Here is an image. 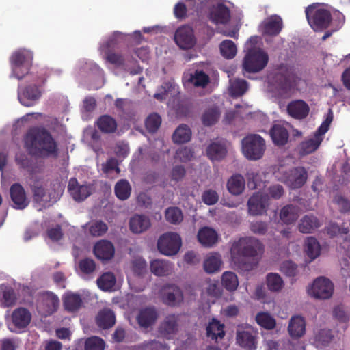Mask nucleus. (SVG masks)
Segmentation results:
<instances>
[{
  "label": "nucleus",
  "mask_w": 350,
  "mask_h": 350,
  "mask_svg": "<svg viewBox=\"0 0 350 350\" xmlns=\"http://www.w3.org/2000/svg\"><path fill=\"white\" fill-rule=\"evenodd\" d=\"M24 146L28 153L39 158H56L59 148L57 141L44 127L29 129L24 136Z\"/></svg>",
  "instance_id": "nucleus-1"
},
{
  "label": "nucleus",
  "mask_w": 350,
  "mask_h": 350,
  "mask_svg": "<svg viewBox=\"0 0 350 350\" xmlns=\"http://www.w3.org/2000/svg\"><path fill=\"white\" fill-rule=\"evenodd\" d=\"M262 243L252 237H241L232 244L230 255L234 263L241 269L249 271L252 264L247 262L250 258H254L263 251Z\"/></svg>",
  "instance_id": "nucleus-2"
},
{
  "label": "nucleus",
  "mask_w": 350,
  "mask_h": 350,
  "mask_svg": "<svg viewBox=\"0 0 350 350\" xmlns=\"http://www.w3.org/2000/svg\"><path fill=\"white\" fill-rule=\"evenodd\" d=\"M32 61L33 54L31 51L19 50L14 52L10 57L12 75L18 80L27 77L29 81L33 77H38L33 72H29Z\"/></svg>",
  "instance_id": "nucleus-3"
},
{
  "label": "nucleus",
  "mask_w": 350,
  "mask_h": 350,
  "mask_svg": "<svg viewBox=\"0 0 350 350\" xmlns=\"http://www.w3.org/2000/svg\"><path fill=\"white\" fill-rule=\"evenodd\" d=\"M333 120V114L329 110L325 120L314 132L312 138L303 141L299 144V154L305 156L316 151L323 139V135L328 131Z\"/></svg>",
  "instance_id": "nucleus-4"
},
{
  "label": "nucleus",
  "mask_w": 350,
  "mask_h": 350,
  "mask_svg": "<svg viewBox=\"0 0 350 350\" xmlns=\"http://www.w3.org/2000/svg\"><path fill=\"white\" fill-rule=\"evenodd\" d=\"M265 149V141L258 134L247 135L241 141L242 152L248 160L257 161L261 159Z\"/></svg>",
  "instance_id": "nucleus-5"
},
{
  "label": "nucleus",
  "mask_w": 350,
  "mask_h": 350,
  "mask_svg": "<svg viewBox=\"0 0 350 350\" xmlns=\"http://www.w3.org/2000/svg\"><path fill=\"white\" fill-rule=\"evenodd\" d=\"M28 81L31 83L18 89V98L20 103L25 107L34 105L40 99L42 92L38 87L45 83L46 79L42 77H33Z\"/></svg>",
  "instance_id": "nucleus-6"
},
{
  "label": "nucleus",
  "mask_w": 350,
  "mask_h": 350,
  "mask_svg": "<svg viewBox=\"0 0 350 350\" xmlns=\"http://www.w3.org/2000/svg\"><path fill=\"white\" fill-rule=\"evenodd\" d=\"M268 61L269 56L266 52L260 49H250L243 58V70L248 73L258 72L267 65Z\"/></svg>",
  "instance_id": "nucleus-7"
},
{
  "label": "nucleus",
  "mask_w": 350,
  "mask_h": 350,
  "mask_svg": "<svg viewBox=\"0 0 350 350\" xmlns=\"http://www.w3.org/2000/svg\"><path fill=\"white\" fill-rule=\"evenodd\" d=\"M277 88L284 94L295 90L300 78L285 65H280L279 71L273 77Z\"/></svg>",
  "instance_id": "nucleus-8"
},
{
  "label": "nucleus",
  "mask_w": 350,
  "mask_h": 350,
  "mask_svg": "<svg viewBox=\"0 0 350 350\" xmlns=\"http://www.w3.org/2000/svg\"><path fill=\"white\" fill-rule=\"evenodd\" d=\"M305 12L308 23L315 31L327 28L331 23V14L325 9H316L314 5H310L306 8Z\"/></svg>",
  "instance_id": "nucleus-9"
},
{
  "label": "nucleus",
  "mask_w": 350,
  "mask_h": 350,
  "mask_svg": "<svg viewBox=\"0 0 350 350\" xmlns=\"http://www.w3.org/2000/svg\"><path fill=\"white\" fill-rule=\"evenodd\" d=\"M181 243V238L177 233L167 232L159 239L157 247L161 254L173 256L178 252Z\"/></svg>",
  "instance_id": "nucleus-10"
},
{
  "label": "nucleus",
  "mask_w": 350,
  "mask_h": 350,
  "mask_svg": "<svg viewBox=\"0 0 350 350\" xmlns=\"http://www.w3.org/2000/svg\"><path fill=\"white\" fill-rule=\"evenodd\" d=\"M247 205L250 215H262L267 213L269 206V196L262 192H255L248 199Z\"/></svg>",
  "instance_id": "nucleus-11"
},
{
  "label": "nucleus",
  "mask_w": 350,
  "mask_h": 350,
  "mask_svg": "<svg viewBox=\"0 0 350 350\" xmlns=\"http://www.w3.org/2000/svg\"><path fill=\"white\" fill-rule=\"evenodd\" d=\"M93 184L85 183L80 185L76 178H71L68 184V191L76 202H83L94 191Z\"/></svg>",
  "instance_id": "nucleus-12"
},
{
  "label": "nucleus",
  "mask_w": 350,
  "mask_h": 350,
  "mask_svg": "<svg viewBox=\"0 0 350 350\" xmlns=\"http://www.w3.org/2000/svg\"><path fill=\"white\" fill-rule=\"evenodd\" d=\"M58 297L51 291H43L39 293L38 307L43 315L47 317L55 312L59 306Z\"/></svg>",
  "instance_id": "nucleus-13"
},
{
  "label": "nucleus",
  "mask_w": 350,
  "mask_h": 350,
  "mask_svg": "<svg viewBox=\"0 0 350 350\" xmlns=\"http://www.w3.org/2000/svg\"><path fill=\"white\" fill-rule=\"evenodd\" d=\"M334 291L332 282L327 278L320 277L317 278L308 291L310 295L319 299H327L332 297Z\"/></svg>",
  "instance_id": "nucleus-14"
},
{
  "label": "nucleus",
  "mask_w": 350,
  "mask_h": 350,
  "mask_svg": "<svg viewBox=\"0 0 350 350\" xmlns=\"http://www.w3.org/2000/svg\"><path fill=\"white\" fill-rule=\"evenodd\" d=\"M308 172L304 167H296L290 169L284 177V182L291 189L301 188L306 182Z\"/></svg>",
  "instance_id": "nucleus-15"
},
{
  "label": "nucleus",
  "mask_w": 350,
  "mask_h": 350,
  "mask_svg": "<svg viewBox=\"0 0 350 350\" xmlns=\"http://www.w3.org/2000/svg\"><path fill=\"white\" fill-rule=\"evenodd\" d=\"M176 44L183 49H190L194 46L196 40L193 29L189 25L178 28L174 34Z\"/></svg>",
  "instance_id": "nucleus-16"
},
{
  "label": "nucleus",
  "mask_w": 350,
  "mask_h": 350,
  "mask_svg": "<svg viewBox=\"0 0 350 350\" xmlns=\"http://www.w3.org/2000/svg\"><path fill=\"white\" fill-rule=\"evenodd\" d=\"M208 18L215 25L227 24L230 19V9L224 3H217L210 9Z\"/></svg>",
  "instance_id": "nucleus-17"
},
{
  "label": "nucleus",
  "mask_w": 350,
  "mask_h": 350,
  "mask_svg": "<svg viewBox=\"0 0 350 350\" xmlns=\"http://www.w3.org/2000/svg\"><path fill=\"white\" fill-rule=\"evenodd\" d=\"M178 314L167 315L159 327L160 334L167 339L172 338L178 332Z\"/></svg>",
  "instance_id": "nucleus-18"
},
{
  "label": "nucleus",
  "mask_w": 350,
  "mask_h": 350,
  "mask_svg": "<svg viewBox=\"0 0 350 350\" xmlns=\"http://www.w3.org/2000/svg\"><path fill=\"white\" fill-rule=\"evenodd\" d=\"M260 27L263 34L276 36L283 28L282 19L278 15H271L262 23Z\"/></svg>",
  "instance_id": "nucleus-19"
},
{
  "label": "nucleus",
  "mask_w": 350,
  "mask_h": 350,
  "mask_svg": "<svg viewBox=\"0 0 350 350\" xmlns=\"http://www.w3.org/2000/svg\"><path fill=\"white\" fill-rule=\"evenodd\" d=\"M94 253L98 259L108 261L114 256V246L109 241L101 240L94 245Z\"/></svg>",
  "instance_id": "nucleus-20"
},
{
  "label": "nucleus",
  "mask_w": 350,
  "mask_h": 350,
  "mask_svg": "<svg viewBox=\"0 0 350 350\" xmlns=\"http://www.w3.org/2000/svg\"><path fill=\"white\" fill-rule=\"evenodd\" d=\"M183 300V295L180 288L171 285L164 288L163 301L170 306H178Z\"/></svg>",
  "instance_id": "nucleus-21"
},
{
  "label": "nucleus",
  "mask_w": 350,
  "mask_h": 350,
  "mask_svg": "<svg viewBox=\"0 0 350 350\" xmlns=\"http://www.w3.org/2000/svg\"><path fill=\"white\" fill-rule=\"evenodd\" d=\"M10 192L14 208L23 209L28 205L25 191L21 184H13L10 187Z\"/></svg>",
  "instance_id": "nucleus-22"
},
{
  "label": "nucleus",
  "mask_w": 350,
  "mask_h": 350,
  "mask_svg": "<svg viewBox=\"0 0 350 350\" xmlns=\"http://www.w3.org/2000/svg\"><path fill=\"white\" fill-rule=\"evenodd\" d=\"M269 135L275 146H283L288 143L289 133L286 126L282 124H273L269 131Z\"/></svg>",
  "instance_id": "nucleus-23"
},
{
  "label": "nucleus",
  "mask_w": 350,
  "mask_h": 350,
  "mask_svg": "<svg viewBox=\"0 0 350 350\" xmlns=\"http://www.w3.org/2000/svg\"><path fill=\"white\" fill-rule=\"evenodd\" d=\"M309 111L308 105L302 100L291 101L287 105L288 113L295 119L301 120L306 118Z\"/></svg>",
  "instance_id": "nucleus-24"
},
{
  "label": "nucleus",
  "mask_w": 350,
  "mask_h": 350,
  "mask_svg": "<svg viewBox=\"0 0 350 350\" xmlns=\"http://www.w3.org/2000/svg\"><path fill=\"white\" fill-rule=\"evenodd\" d=\"M31 314L30 312L23 307L15 309L12 314V323L16 328L27 327L31 322Z\"/></svg>",
  "instance_id": "nucleus-25"
},
{
  "label": "nucleus",
  "mask_w": 350,
  "mask_h": 350,
  "mask_svg": "<svg viewBox=\"0 0 350 350\" xmlns=\"http://www.w3.org/2000/svg\"><path fill=\"white\" fill-rule=\"evenodd\" d=\"M158 314L154 308H146L139 311L137 321L140 327L148 328L157 319Z\"/></svg>",
  "instance_id": "nucleus-26"
},
{
  "label": "nucleus",
  "mask_w": 350,
  "mask_h": 350,
  "mask_svg": "<svg viewBox=\"0 0 350 350\" xmlns=\"http://www.w3.org/2000/svg\"><path fill=\"white\" fill-rule=\"evenodd\" d=\"M289 334L293 338H300L306 332V322L301 316L292 317L288 326Z\"/></svg>",
  "instance_id": "nucleus-27"
},
{
  "label": "nucleus",
  "mask_w": 350,
  "mask_h": 350,
  "mask_svg": "<svg viewBox=\"0 0 350 350\" xmlns=\"http://www.w3.org/2000/svg\"><path fill=\"white\" fill-rule=\"evenodd\" d=\"M183 79L195 87H206L209 83V76L202 70H196L193 73L185 74Z\"/></svg>",
  "instance_id": "nucleus-28"
},
{
  "label": "nucleus",
  "mask_w": 350,
  "mask_h": 350,
  "mask_svg": "<svg viewBox=\"0 0 350 350\" xmlns=\"http://www.w3.org/2000/svg\"><path fill=\"white\" fill-rule=\"evenodd\" d=\"M206 154L211 160L220 161L227 154V148L224 142H212L206 148Z\"/></svg>",
  "instance_id": "nucleus-29"
},
{
  "label": "nucleus",
  "mask_w": 350,
  "mask_h": 350,
  "mask_svg": "<svg viewBox=\"0 0 350 350\" xmlns=\"http://www.w3.org/2000/svg\"><path fill=\"white\" fill-rule=\"evenodd\" d=\"M96 124L103 133L111 134L117 130V122L109 115H102L98 118Z\"/></svg>",
  "instance_id": "nucleus-30"
},
{
  "label": "nucleus",
  "mask_w": 350,
  "mask_h": 350,
  "mask_svg": "<svg viewBox=\"0 0 350 350\" xmlns=\"http://www.w3.org/2000/svg\"><path fill=\"white\" fill-rule=\"evenodd\" d=\"M217 233L213 229L204 227L198 233L199 242L205 247H212L217 241Z\"/></svg>",
  "instance_id": "nucleus-31"
},
{
  "label": "nucleus",
  "mask_w": 350,
  "mask_h": 350,
  "mask_svg": "<svg viewBox=\"0 0 350 350\" xmlns=\"http://www.w3.org/2000/svg\"><path fill=\"white\" fill-rule=\"evenodd\" d=\"M236 340L237 343L244 349L254 350L256 348V338L248 331H237Z\"/></svg>",
  "instance_id": "nucleus-32"
},
{
  "label": "nucleus",
  "mask_w": 350,
  "mask_h": 350,
  "mask_svg": "<svg viewBox=\"0 0 350 350\" xmlns=\"http://www.w3.org/2000/svg\"><path fill=\"white\" fill-rule=\"evenodd\" d=\"M221 264V255L217 252L211 253L204 261V269L207 273H215L220 270Z\"/></svg>",
  "instance_id": "nucleus-33"
},
{
  "label": "nucleus",
  "mask_w": 350,
  "mask_h": 350,
  "mask_svg": "<svg viewBox=\"0 0 350 350\" xmlns=\"http://www.w3.org/2000/svg\"><path fill=\"white\" fill-rule=\"evenodd\" d=\"M96 323L103 329L111 327L116 323L114 312L109 308L100 310L97 315Z\"/></svg>",
  "instance_id": "nucleus-34"
},
{
  "label": "nucleus",
  "mask_w": 350,
  "mask_h": 350,
  "mask_svg": "<svg viewBox=\"0 0 350 350\" xmlns=\"http://www.w3.org/2000/svg\"><path fill=\"white\" fill-rule=\"evenodd\" d=\"M245 181L243 176L239 174L232 175L227 182L228 191L234 196L242 193L245 189Z\"/></svg>",
  "instance_id": "nucleus-35"
},
{
  "label": "nucleus",
  "mask_w": 350,
  "mask_h": 350,
  "mask_svg": "<svg viewBox=\"0 0 350 350\" xmlns=\"http://www.w3.org/2000/svg\"><path fill=\"white\" fill-rule=\"evenodd\" d=\"M132 188L129 182L126 179H120L114 187V193L118 199L124 201L131 194Z\"/></svg>",
  "instance_id": "nucleus-36"
},
{
  "label": "nucleus",
  "mask_w": 350,
  "mask_h": 350,
  "mask_svg": "<svg viewBox=\"0 0 350 350\" xmlns=\"http://www.w3.org/2000/svg\"><path fill=\"white\" fill-rule=\"evenodd\" d=\"M150 270L158 276L167 275L172 270V265L165 260H154L150 262Z\"/></svg>",
  "instance_id": "nucleus-37"
},
{
  "label": "nucleus",
  "mask_w": 350,
  "mask_h": 350,
  "mask_svg": "<svg viewBox=\"0 0 350 350\" xmlns=\"http://www.w3.org/2000/svg\"><path fill=\"white\" fill-rule=\"evenodd\" d=\"M191 137V131L189 126L182 124L178 126L172 135V140L176 144H184Z\"/></svg>",
  "instance_id": "nucleus-38"
},
{
  "label": "nucleus",
  "mask_w": 350,
  "mask_h": 350,
  "mask_svg": "<svg viewBox=\"0 0 350 350\" xmlns=\"http://www.w3.org/2000/svg\"><path fill=\"white\" fill-rule=\"evenodd\" d=\"M116 282V277L111 272L104 273L97 279L98 286L104 291H111L114 287Z\"/></svg>",
  "instance_id": "nucleus-39"
},
{
  "label": "nucleus",
  "mask_w": 350,
  "mask_h": 350,
  "mask_svg": "<svg viewBox=\"0 0 350 350\" xmlns=\"http://www.w3.org/2000/svg\"><path fill=\"white\" fill-rule=\"evenodd\" d=\"M206 334L212 340H217L218 338H222L225 335L224 325L213 319L206 327Z\"/></svg>",
  "instance_id": "nucleus-40"
},
{
  "label": "nucleus",
  "mask_w": 350,
  "mask_h": 350,
  "mask_svg": "<svg viewBox=\"0 0 350 350\" xmlns=\"http://www.w3.org/2000/svg\"><path fill=\"white\" fill-rule=\"evenodd\" d=\"M220 117L219 109L217 107H210L204 111L202 116V122L204 126L215 124Z\"/></svg>",
  "instance_id": "nucleus-41"
},
{
  "label": "nucleus",
  "mask_w": 350,
  "mask_h": 350,
  "mask_svg": "<svg viewBox=\"0 0 350 350\" xmlns=\"http://www.w3.org/2000/svg\"><path fill=\"white\" fill-rule=\"evenodd\" d=\"M221 284L227 291H235L239 285L237 275L232 271L224 272L221 277Z\"/></svg>",
  "instance_id": "nucleus-42"
},
{
  "label": "nucleus",
  "mask_w": 350,
  "mask_h": 350,
  "mask_svg": "<svg viewBox=\"0 0 350 350\" xmlns=\"http://www.w3.org/2000/svg\"><path fill=\"white\" fill-rule=\"evenodd\" d=\"M82 299L79 295L70 293L68 294L64 299V306L66 310L75 312L81 306Z\"/></svg>",
  "instance_id": "nucleus-43"
},
{
  "label": "nucleus",
  "mask_w": 350,
  "mask_h": 350,
  "mask_svg": "<svg viewBox=\"0 0 350 350\" xmlns=\"http://www.w3.org/2000/svg\"><path fill=\"white\" fill-rule=\"evenodd\" d=\"M257 323L262 327L270 330L275 328V320L267 312H259L256 316Z\"/></svg>",
  "instance_id": "nucleus-44"
},
{
  "label": "nucleus",
  "mask_w": 350,
  "mask_h": 350,
  "mask_svg": "<svg viewBox=\"0 0 350 350\" xmlns=\"http://www.w3.org/2000/svg\"><path fill=\"white\" fill-rule=\"evenodd\" d=\"M267 285L273 292L280 291L284 286V281L278 273H270L267 275Z\"/></svg>",
  "instance_id": "nucleus-45"
},
{
  "label": "nucleus",
  "mask_w": 350,
  "mask_h": 350,
  "mask_svg": "<svg viewBox=\"0 0 350 350\" xmlns=\"http://www.w3.org/2000/svg\"><path fill=\"white\" fill-rule=\"evenodd\" d=\"M321 252V247L318 241L314 237H308L306 243V252L308 256L314 260L317 258Z\"/></svg>",
  "instance_id": "nucleus-46"
},
{
  "label": "nucleus",
  "mask_w": 350,
  "mask_h": 350,
  "mask_svg": "<svg viewBox=\"0 0 350 350\" xmlns=\"http://www.w3.org/2000/svg\"><path fill=\"white\" fill-rule=\"evenodd\" d=\"M16 295L14 290L10 286H5L2 291L1 306L8 308L14 306L16 302Z\"/></svg>",
  "instance_id": "nucleus-47"
},
{
  "label": "nucleus",
  "mask_w": 350,
  "mask_h": 350,
  "mask_svg": "<svg viewBox=\"0 0 350 350\" xmlns=\"http://www.w3.org/2000/svg\"><path fill=\"white\" fill-rule=\"evenodd\" d=\"M161 117L157 113H150L145 120V126L149 133H156L161 124Z\"/></svg>",
  "instance_id": "nucleus-48"
},
{
  "label": "nucleus",
  "mask_w": 350,
  "mask_h": 350,
  "mask_svg": "<svg viewBox=\"0 0 350 350\" xmlns=\"http://www.w3.org/2000/svg\"><path fill=\"white\" fill-rule=\"evenodd\" d=\"M221 54L226 59H232L237 53V47L234 43L230 40H224L219 45Z\"/></svg>",
  "instance_id": "nucleus-49"
},
{
  "label": "nucleus",
  "mask_w": 350,
  "mask_h": 350,
  "mask_svg": "<svg viewBox=\"0 0 350 350\" xmlns=\"http://www.w3.org/2000/svg\"><path fill=\"white\" fill-rule=\"evenodd\" d=\"M248 89V83L245 79H237L231 83L230 91L234 96H241Z\"/></svg>",
  "instance_id": "nucleus-50"
},
{
  "label": "nucleus",
  "mask_w": 350,
  "mask_h": 350,
  "mask_svg": "<svg viewBox=\"0 0 350 350\" xmlns=\"http://www.w3.org/2000/svg\"><path fill=\"white\" fill-rule=\"evenodd\" d=\"M89 232L93 237H100L105 234L108 228L106 224L102 221V220H96L94 222H90Z\"/></svg>",
  "instance_id": "nucleus-51"
},
{
  "label": "nucleus",
  "mask_w": 350,
  "mask_h": 350,
  "mask_svg": "<svg viewBox=\"0 0 350 350\" xmlns=\"http://www.w3.org/2000/svg\"><path fill=\"white\" fill-rule=\"evenodd\" d=\"M301 221L298 228L302 233H312L321 226V220H301Z\"/></svg>",
  "instance_id": "nucleus-52"
},
{
  "label": "nucleus",
  "mask_w": 350,
  "mask_h": 350,
  "mask_svg": "<svg viewBox=\"0 0 350 350\" xmlns=\"http://www.w3.org/2000/svg\"><path fill=\"white\" fill-rule=\"evenodd\" d=\"M299 208L293 204H287L280 212V219H297Z\"/></svg>",
  "instance_id": "nucleus-53"
},
{
  "label": "nucleus",
  "mask_w": 350,
  "mask_h": 350,
  "mask_svg": "<svg viewBox=\"0 0 350 350\" xmlns=\"http://www.w3.org/2000/svg\"><path fill=\"white\" fill-rule=\"evenodd\" d=\"M105 345L102 338L98 336H92L85 340V350H104Z\"/></svg>",
  "instance_id": "nucleus-54"
},
{
  "label": "nucleus",
  "mask_w": 350,
  "mask_h": 350,
  "mask_svg": "<svg viewBox=\"0 0 350 350\" xmlns=\"http://www.w3.org/2000/svg\"><path fill=\"white\" fill-rule=\"evenodd\" d=\"M130 230L135 234L146 231L150 226V220H129Z\"/></svg>",
  "instance_id": "nucleus-55"
},
{
  "label": "nucleus",
  "mask_w": 350,
  "mask_h": 350,
  "mask_svg": "<svg viewBox=\"0 0 350 350\" xmlns=\"http://www.w3.org/2000/svg\"><path fill=\"white\" fill-rule=\"evenodd\" d=\"M280 271L288 277H294L298 272L297 265L291 260H286L282 263Z\"/></svg>",
  "instance_id": "nucleus-56"
},
{
  "label": "nucleus",
  "mask_w": 350,
  "mask_h": 350,
  "mask_svg": "<svg viewBox=\"0 0 350 350\" xmlns=\"http://www.w3.org/2000/svg\"><path fill=\"white\" fill-rule=\"evenodd\" d=\"M15 161L21 168L27 170L31 174L33 172L31 167V161L25 153L17 154L15 157Z\"/></svg>",
  "instance_id": "nucleus-57"
},
{
  "label": "nucleus",
  "mask_w": 350,
  "mask_h": 350,
  "mask_svg": "<svg viewBox=\"0 0 350 350\" xmlns=\"http://www.w3.org/2000/svg\"><path fill=\"white\" fill-rule=\"evenodd\" d=\"M79 267L83 273L90 274L94 271L96 264L92 259L86 258L79 261Z\"/></svg>",
  "instance_id": "nucleus-58"
},
{
  "label": "nucleus",
  "mask_w": 350,
  "mask_h": 350,
  "mask_svg": "<svg viewBox=\"0 0 350 350\" xmlns=\"http://www.w3.org/2000/svg\"><path fill=\"white\" fill-rule=\"evenodd\" d=\"M106 60L116 66H121L124 64L123 56L119 53H113L111 51H105Z\"/></svg>",
  "instance_id": "nucleus-59"
},
{
  "label": "nucleus",
  "mask_w": 350,
  "mask_h": 350,
  "mask_svg": "<svg viewBox=\"0 0 350 350\" xmlns=\"http://www.w3.org/2000/svg\"><path fill=\"white\" fill-rule=\"evenodd\" d=\"M48 237L53 242L61 240L63 237V232L59 225L49 228L46 230Z\"/></svg>",
  "instance_id": "nucleus-60"
},
{
  "label": "nucleus",
  "mask_w": 350,
  "mask_h": 350,
  "mask_svg": "<svg viewBox=\"0 0 350 350\" xmlns=\"http://www.w3.org/2000/svg\"><path fill=\"white\" fill-rule=\"evenodd\" d=\"M334 202L336 204L342 213L350 212V200L341 195L334 197Z\"/></svg>",
  "instance_id": "nucleus-61"
},
{
  "label": "nucleus",
  "mask_w": 350,
  "mask_h": 350,
  "mask_svg": "<svg viewBox=\"0 0 350 350\" xmlns=\"http://www.w3.org/2000/svg\"><path fill=\"white\" fill-rule=\"evenodd\" d=\"M326 232L330 237H334L338 236V234H344L346 235L348 232V228H340L338 225L335 224H330L325 228Z\"/></svg>",
  "instance_id": "nucleus-62"
},
{
  "label": "nucleus",
  "mask_w": 350,
  "mask_h": 350,
  "mask_svg": "<svg viewBox=\"0 0 350 350\" xmlns=\"http://www.w3.org/2000/svg\"><path fill=\"white\" fill-rule=\"evenodd\" d=\"M121 36L120 32H115L109 40L102 45L101 49L103 51H111V49H115L118 43L119 38Z\"/></svg>",
  "instance_id": "nucleus-63"
},
{
  "label": "nucleus",
  "mask_w": 350,
  "mask_h": 350,
  "mask_svg": "<svg viewBox=\"0 0 350 350\" xmlns=\"http://www.w3.org/2000/svg\"><path fill=\"white\" fill-rule=\"evenodd\" d=\"M193 152L191 148L182 147L176 152V158L182 162L189 161L193 157Z\"/></svg>",
  "instance_id": "nucleus-64"
}]
</instances>
